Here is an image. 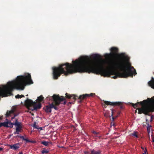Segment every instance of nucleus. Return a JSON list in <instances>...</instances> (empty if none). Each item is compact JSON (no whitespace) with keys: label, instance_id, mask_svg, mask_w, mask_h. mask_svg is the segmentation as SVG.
I'll list each match as a JSON object with an SVG mask.
<instances>
[{"label":"nucleus","instance_id":"1","mask_svg":"<svg viewBox=\"0 0 154 154\" xmlns=\"http://www.w3.org/2000/svg\"><path fill=\"white\" fill-rule=\"evenodd\" d=\"M91 60L87 57H82L79 60L73 61V64L66 63L58 67H54V79H57L62 74L67 75L77 72L100 74L104 77L114 75L115 76L112 77L114 79L118 77L126 78L135 74V69L127 60L125 64L122 61L116 63L111 62L108 69L104 68L105 61L99 60L101 58L99 55L94 54Z\"/></svg>","mask_w":154,"mask_h":154},{"label":"nucleus","instance_id":"2","mask_svg":"<svg viewBox=\"0 0 154 154\" xmlns=\"http://www.w3.org/2000/svg\"><path fill=\"white\" fill-rule=\"evenodd\" d=\"M33 83L30 74L17 76L16 80L9 82L7 85L0 88V97L10 96L12 94L11 92L14 89L23 90L26 85Z\"/></svg>","mask_w":154,"mask_h":154},{"label":"nucleus","instance_id":"3","mask_svg":"<svg viewBox=\"0 0 154 154\" xmlns=\"http://www.w3.org/2000/svg\"><path fill=\"white\" fill-rule=\"evenodd\" d=\"M140 104L142 107L138 109V113H143L145 115H148L149 113L154 111V96L151 98H148L140 102L135 103V106L138 104Z\"/></svg>","mask_w":154,"mask_h":154},{"label":"nucleus","instance_id":"4","mask_svg":"<svg viewBox=\"0 0 154 154\" xmlns=\"http://www.w3.org/2000/svg\"><path fill=\"white\" fill-rule=\"evenodd\" d=\"M47 100L52 99L54 101L51 103L49 104V105L45 107V110L47 112H51V109L52 108H54L55 110H58V108L56 106H58L63 101H64V104H65L66 103V101L64 97L62 96L60 97L59 95L54 94L52 96L50 97H47Z\"/></svg>","mask_w":154,"mask_h":154},{"label":"nucleus","instance_id":"5","mask_svg":"<svg viewBox=\"0 0 154 154\" xmlns=\"http://www.w3.org/2000/svg\"><path fill=\"white\" fill-rule=\"evenodd\" d=\"M110 51L111 53L109 54H106V57H113L116 56L119 57L120 59L116 62H114L116 63L118 62L121 61H122L125 64L127 60H128L129 61V59L128 57L125 56L124 54L121 53L120 54H118L117 53L118 52V49L116 47H112L110 49ZM111 62H114V61H111L109 62V64H110Z\"/></svg>","mask_w":154,"mask_h":154},{"label":"nucleus","instance_id":"6","mask_svg":"<svg viewBox=\"0 0 154 154\" xmlns=\"http://www.w3.org/2000/svg\"><path fill=\"white\" fill-rule=\"evenodd\" d=\"M25 106L29 109L32 106L33 108L32 110H36L37 109H39L42 106L40 102L37 104L36 102H34L32 100L29 99L28 98L25 101Z\"/></svg>","mask_w":154,"mask_h":154},{"label":"nucleus","instance_id":"7","mask_svg":"<svg viewBox=\"0 0 154 154\" xmlns=\"http://www.w3.org/2000/svg\"><path fill=\"white\" fill-rule=\"evenodd\" d=\"M94 94L93 93H91L90 94H85L80 95V96L78 97L77 96H75L74 95L68 94L67 93H66V98L68 99L72 100L74 102L77 98L82 100L88 97H92Z\"/></svg>","mask_w":154,"mask_h":154},{"label":"nucleus","instance_id":"8","mask_svg":"<svg viewBox=\"0 0 154 154\" xmlns=\"http://www.w3.org/2000/svg\"><path fill=\"white\" fill-rule=\"evenodd\" d=\"M14 125L16 126V131L14 132V133L15 134H19V133L21 132L22 128V124L21 122H18V120L16 119Z\"/></svg>","mask_w":154,"mask_h":154},{"label":"nucleus","instance_id":"9","mask_svg":"<svg viewBox=\"0 0 154 154\" xmlns=\"http://www.w3.org/2000/svg\"><path fill=\"white\" fill-rule=\"evenodd\" d=\"M104 103L105 104L108 105V106H120L121 109H123V107L122 103L120 102H112L109 101H105Z\"/></svg>","mask_w":154,"mask_h":154},{"label":"nucleus","instance_id":"10","mask_svg":"<svg viewBox=\"0 0 154 154\" xmlns=\"http://www.w3.org/2000/svg\"><path fill=\"white\" fill-rule=\"evenodd\" d=\"M148 84L149 86L154 89V78L153 77H151V80L148 82Z\"/></svg>","mask_w":154,"mask_h":154},{"label":"nucleus","instance_id":"11","mask_svg":"<svg viewBox=\"0 0 154 154\" xmlns=\"http://www.w3.org/2000/svg\"><path fill=\"white\" fill-rule=\"evenodd\" d=\"M10 148L14 150H17L20 147V144L19 143H17L14 145H10Z\"/></svg>","mask_w":154,"mask_h":154},{"label":"nucleus","instance_id":"12","mask_svg":"<svg viewBox=\"0 0 154 154\" xmlns=\"http://www.w3.org/2000/svg\"><path fill=\"white\" fill-rule=\"evenodd\" d=\"M17 136L21 139H22L23 140L26 141V143L30 142L31 143H34L36 142L35 141H31L26 138H25L23 136Z\"/></svg>","mask_w":154,"mask_h":154},{"label":"nucleus","instance_id":"13","mask_svg":"<svg viewBox=\"0 0 154 154\" xmlns=\"http://www.w3.org/2000/svg\"><path fill=\"white\" fill-rule=\"evenodd\" d=\"M91 154H101V151L100 150H99L96 151L94 149L91 150Z\"/></svg>","mask_w":154,"mask_h":154},{"label":"nucleus","instance_id":"14","mask_svg":"<svg viewBox=\"0 0 154 154\" xmlns=\"http://www.w3.org/2000/svg\"><path fill=\"white\" fill-rule=\"evenodd\" d=\"M14 111L13 110H11L10 111H7L6 114V116L7 117H8L10 116L11 114L14 113Z\"/></svg>","mask_w":154,"mask_h":154},{"label":"nucleus","instance_id":"15","mask_svg":"<svg viewBox=\"0 0 154 154\" xmlns=\"http://www.w3.org/2000/svg\"><path fill=\"white\" fill-rule=\"evenodd\" d=\"M41 143L45 146H48L49 143L51 144V142H47L45 141H42Z\"/></svg>","mask_w":154,"mask_h":154},{"label":"nucleus","instance_id":"16","mask_svg":"<svg viewBox=\"0 0 154 154\" xmlns=\"http://www.w3.org/2000/svg\"><path fill=\"white\" fill-rule=\"evenodd\" d=\"M44 97L42 95H41L40 96L38 97L37 100L39 102H42L43 100Z\"/></svg>","mask_w":154,"mask_h":154},{"label":"nucleus","instance_id":"17","mask_svg":"<svg viewBox=\"0 0 154 154\" xmlns=\"http://www.w3.org/2000/svg\"><path fill=\"white\" fill-rule=\"evenodd\" d=\"M8 127H10L11 128H12L13 127V125H14V123H11V122L8 121Z\"/></svg>","mask_w":154,"mask_h":154},{"label":"nucleus","instance_id":"18","mask_svg":"<svg viewBox=\"0 0 154 154\" xmlns=\"http://www.w3.org/2000/svg\"><path fill=\"white\" fill-rule=\"evenodd\" d=\"M8 122H3V126L5 127H7V128L8 127Z\"/></svg>","mask_w":154,"mask_h":154},{"label":"nucleus","instance_id":"19","mask_svg":"<svg viewBox=\"0 0 154 154\" xmlns=\"http://www.w3.org/2000/svg\"><path fill=\"white\" fill-rule=\"evenodd\" d=\"M48 152L49 151L47 150H45V148H44L43 150L41 152L42 154H44L45 153H48Z\"/></svg>","mask_w":154,"mask_h":154},{"label":"nucleus","instance_id":"20","mask_svg":"<svg viewBox=\"0 0 154 154\" xmlns=\"http://www.w3.org/2000/svg\"><path fill=\"white\" fill-rule=\"evenodd\" d=\"M33 127L37 129L38 128V126L36 125V122H34V124L33 125Z\"/></svg>","mask_w":154,"mask_h":154},{"label":"nucleus","instance_id":"21","mask_svg":"<svg viewBox=\"0 0 154 154\" xmlns=\"http://www.w3.org/2000/svg\"><path fill=\"white\" fill-rule=\"evenodd\" d=\"M115 111V110L113 109H111V111H112V114H111V116H112V121H113L114 119H115V118L113 117V112L114 111Z\"/></svg>","mask_w":154,"mask_h":154},{"label":"nucleus","instance_id":"22","mask_svg":"<svg viewBox=\"0 0 154 154\" xmlns=\"http://www.w3.org/2000/svg\"><path fill=\"white\" fill-rule=\"evenodd\" d=\"M15 97L17 99H19L21 98V97L20 95L17 94V95L15 96Z\"/></svg>","mask_w":154,"mask_h":154},{"label":"nucleus","instance_id":"23","mask_svg":"<svg viewBox=\"0 0 154 154\" xmlns=\"http://www.w3.org/2000/svg\"><path fill=\"white\" fill-rule=\"evenodd\" d=\"M92 133L96 135H95V136H97L96 135L99 133L98 132H97L95 131H92Z\"/></svg>","mask_w":154,"mask_h":154},{"label":"nucleus","instance_id":"24","mask_svg":"<svg viewBox=\"0 0 154 154\" xmlns=\"http://www.w3.org/2000/svg\"><path fill=\"white\" fill-rule=\"evenodd\" d=\"M151 127V125H150L148 127H147V130L148 131H149L150 129V127Z\"/></svg>","mask_w":154,"mask_h":154},{"label":"nucleus","instance_id":"25","mask_svg":"<svg viewBox=\"0 0 154 154\" xmlns=\"http://www.w3.org/2000/svg\"><path fill=\"white\" fill-rule=\"evenodd\" d=\"M85 154H91V153L89 151H85L84 152Z\"/></svg>","mask_w":154,"mask_h":154},{"label":"nucleus","instance_id":"26","mask_svg":"<svg viewBox=\"0 0 154 154\" xmlns=\"http://www.w3.org/2000/svg\"><path fill=\"white\" fill-rule=\"evenodd\" d=\"M130 135L131 136H135V131H134L133 133L130 134Z\"/></svg>","mask_w":154,"mask_h":154},{"label":"nucleus","instance_id":"27","mask_svg":"<svg viewBox=\"0 0 154 154\" xmlns=\"http://www.w3.org/2000/svg\"><path fill=\"white\" fill-rule=\"evenodd\" d=\"M111 126L112 125V126H115V124L113 122H112L111 123Z\"/></svg>","mask_w":154,"mask_h":154},{"label":"nucleus","instance_id":"28","mask_svg":"<svg viewBox=\"0 0 154 154\" xmlns=\"http://www.w3.org/2000/svg\"><path fill=\"white\" fill-rule=\"evenodd\" d=\"M3 126V122H0V127Z\"/></svg>","mask_w":154,"mask_h":154},{"label":"nucleus","instance_id":"29","mask_svg":"<svg viewBox=\"0 0 154 154\" xmlns=\"http://www.w3.org/2000/svg\"><path fill=\"white\" fill-rule=\"evenodd\" d=\"M103 101L104 103V108H106L107 107V106H106V105H107L105 104V103H104V101Z\"/></svg>","mask_w":154,"mask_h":154},{"label":"nucleus","instance_id":"30","mask_svg":"<svg viewBox=\"0 0 154 154\" xmlns=\"http://www.w3.org/2000/svg\"><path fill=\"white\" fill-rule=\"evenodd\" d=\"M132 105V106L134 108H135V104L131 103Z\"/></svg>","mask_w":154,"mask_h":154},{"label":"nucleus","instance_id":"31","mask_svg":"<svg viewBox=\"0 0 154 154\" xmlns=\"http://www.w3.org/2000/svg\"><path fill=\"white\" fill-rule=\"evenodd\" d=\"M37 129H40V130H42V127H40V128L38 127V128H37Z\"/></svg>","mask_w":154,"mask_h":154},{"label":"nucleus","instance_id":"32","mask_svg":"<svg viewBox=\"0 0 154 154\" xmlns=\"http://www.w3.org/2000/svg\"><path fill=\"white\" fill-rule=\"evenodd\" d=\"M152 142H154V139L153 137H152Z\"/></svg>","mask_w":154,"mask_h":154},{"label":"nucleus","instance_id":"33","mask_svg":"<svg viewBox=\"0 0 154 154\" xmlns=\"http://www.w3.org/2000/svg\"><path fill=\"white\" fill-rule=\"evenodd\" d=\"M21 98L24 97V96L23 95H20Z\"/></svg>","mask_w":154,"mask_h":154},{"label":"nucleus","instance_id":"34","mask_svg":"<svg viewBox=\"0 0 154 154\" xmlns=\"http://www.w3.org/2000/svg\"><path fill=\"white\" fill-rule=\"evenodd\" d=\"M147 152V150H146L145 151H144L145 153H144V154H146Z\"/></svg>","mask_w":154,"mask_h":154},{"label":"nucleus","instance_id":"35","mask_svg":"<svg viewBox=\"0 0 154 154\" xmlns=\"http://www.w3.org/2000/svg\"><path fill=\"white\" fill-rule=\"evenodd\" d=\"M16 116L15 115L13 117H12L11 118V119H14V117Z\"/></svg>","mask_w":154,"mask_h":154},{"label":"nucleus","instance_id":"36","mask_svg":"<svg viewBox=\"0 0 154 154\" xmlns=\"http://www.w3.org/2000/svg\"><path fill=\"white\" fill-rule=\"evenodd\" d=\"M135 137H137L138 136L136 134V132L135 131Z\"/></svg>","mask_w":154,"mask_h":154},{"label":"nucleus","instance_id":"37","mask_svg":"<svg viewBox=\"0 0 154 154\" xmlns=\"http://www.w3.org/2000/svg\"><path fill=\"white\" fill-rule=\"evenodd\" d=\"M3 150V148H0V151H1Z\"/></svg>","mask_w":154,"mask_h":154},{"label":"nucleus","instance_id":"38","mask_svg":"<svg viewBox=\"0 0 154 154\" xmlns=\"http://www.w3.org/2000/svg\"><path fill=\"white\" fill-rule=\"evenodd\" d=\"M18 154H23V153L22 152H20Z\"/></svg>","mask_w":154,"mask_h":154},{"label":"nucleus","instance_id":"39","mask_svg":"<svg viewBox=\"0 0 154 154\" xmlns=\"http://www.w3.org/2000/svg\"><path fill=\"white\" fill-rule=\"evenodd\" d=\"M135 75H136L137 74V72H136V70H135Z\"/></svg>","mask_w":154,"mask_h":154},{"label":"nucleus","instance_id":"40","mask_svg":"<svg viewBox=\"0 0 154 154\" xmlns=\"http://www.w3.org/2000/svg\"><path fill=\"white\" fill-rule=\"evenodd\" d=\"M2 118L0 117V120H1L2 119Z\"/></svg>","mask_w":154,"mask_h":154},{"label":"nucleus","instance_id":"41","mask_svg":"<svg viewBox=\"0 0 154 154\" xmlns=\"http://www.w3.org/2000/svg\"><path fill=\"white\" fill-rule=\"evenodd\" d=\"M26 96H28V94H27V95H26Z\"/></svg>","mask_w":154,"mask_h":154},{"label":"nucleus","instance_id":"42","mask_svg":"<svg viewBox=\"0 0 154 154\" xmlns=\"http://www.w3.org/2000/svg\"><path fill=\"white\" fill-rule=\"evenodd\" d=\"M136 112H137V111H136V110H135V113Z\"/></svg>","mask_w":154,"mask_h":154},{"label":"nucleus","instance_id":"43","mask_svg":"<svg viewBox=\"0 0 154 154\" xmlns=\"http://www.w3.org/2000/svg\"><path fill=\"white\" fill-rule=\"evenodd\" d=\"M153 74H154V72H153Z\"/></svg>","mask_w":154,"mask_h":154}]
</instances>
